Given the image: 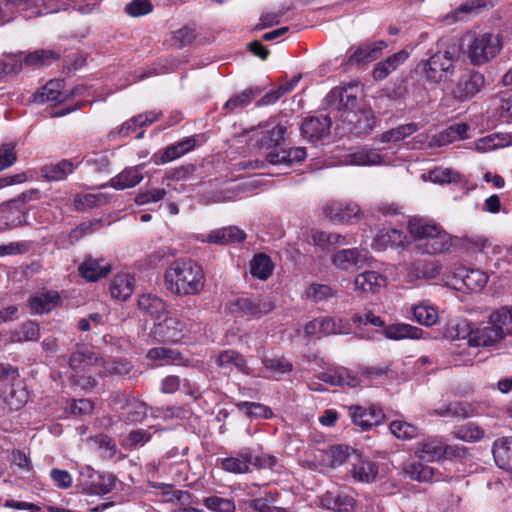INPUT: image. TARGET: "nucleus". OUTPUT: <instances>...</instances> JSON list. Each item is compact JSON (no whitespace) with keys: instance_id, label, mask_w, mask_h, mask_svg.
I'll return each mask as SVG.
<instances>
[{"instance_id":"59","label":"nucleus","mask_w":512,"mask_h":512,"mask_svg":"<svg viewBox=\"0 0 512 512\" xmlns=\"http://www.w3.org/2000/svg\"><path fill=\"white\" fill-rule=\"evenodd\" d=\"M491 243L484 236L471 235L462 238V246L469 252L477 253L483 252L485 248L489 247Z\"/></svg>"},{"instance_id":"14","label":"nucleus","mask_w":512,"mask_h":512,"mask_svg":"<svg viewBox=\"0 0 512 512\" xmlns=\"http://www.w3.org/2000/svg\"><path fill=\"white\" fill-rule=\"evenodd\" d=\"M324 213L332 222L345 224L359 218L360 208L356 203L331 201L324 206Z\"/></svg>"},{"instance_id":"6","label":"nucleus","mask_w":512,"mask_h":512,"mask_svg":"<svg viewBox=\"0 0 512 512\" xmlns=\"http://www.w3.org/2000/svg\"><path fill=\"white\" fill-rule=\"evenodd\" d=\"M335 120L341 122V125L337 124L336 128L341 129L342 133L357 136L368 135L376 125V118L370 108L342 112Z\"/></svg>"},{"instance_id":"61","label":"nucleus","mask_w":512,"mask_h":512,"mask_svg":"<svg viewBox=\"0 0 512 512\" xmlns=\"http://www.w3.org/2000/svg\"><path fill=\"white\" fill-rule=\"evenodd\" d=\"M153 6L150 0H132L125 6V11L132 17H141L152 12Z\"/></svg>"},{"instance_id":"51","label":"nucleus","mask_w":512,"mask_h":512,"mask_svg":"<svg viewBox=\"0 0 512 512\" xmlns=\"http://www.w3.org/2000/svg\"><path fill=\"white\" fill-rule=\"evenodd\" d=\"M418 130V125L416 123H407L400 125L396 128L385 131L381 135L382 142H398L411 134L415 133Z\"/></svg>"},{"instance_id":"54","label":"nucleus","mask_w":512,"mask_h":512,"mask_svg":"<svg viewBox=\"0 0 512 512\" xmlns=\"http://www.w3.org/2000/svg\"><path fill=\"white\" fill-rule=\"evenodd\" d=\"M101 366H103V368L99 371V375L102 377L114 375L125 377L129 375L132 370L131 364L126 360H118L113 363L104 362Z\"/></svg>"},{"instance_id":"12","label":"nucleus","mask_w":512,"mask_h":512,"mask_svg":"<svg viewBox=\"0 0 512 512\" xmlns=\"http://www.w3.org/2000/svg\"><path fill=\"white\" fill-rule=\"evenodd\" d=\"M367 260L368 251L358 248L341 249L331 257L333 265L345 271L360 268L367 263Z\"/></svg>"},{"instance_id":"42","label":"nucleus","mask_w":512,"mask_h":512,"mask_svg":"<svg viewBox=\"0 0 512 512\" xmlns=\"http://www.w3.org/2000/svg\"><path fill=\"white\" fill-rule=\"evenodd\" d=\"M403 471L406 476L419 482H428L434 479V469L421 462H409L405 464Z\"/></svg>"},{"instance_id":"43","label":"nucleus","mask_w":512,"mask_h":512,"mask_svg":"<svg viewBox=\"0 0 512 512\" xmlns=\"http://www.w3.org/2000/svg\"><path fill=\"white\" fill-rule=\"evenodd\" d=\"M221 467L229 473H247L250 471V454L240 453L236 456L227 457L221 461Z\"/></svg>"},{"instance_id":"39","label":"nucleus","mask_w":512,"mask_h":512,"mask_svg":"<svg viewBox=\"0 0 512 512\" xmlns=\"http://www.w3.org/2000/svg\"><path fill=\"white\" fill-rule=\"evenodd\" d=\"M422 333V329L403 323L389 325L383 331L385 337L391 340L419 339Z\"/></svg>"},{"instance_id":"13","label":"nucleus","mask_w":512,"mask_h":512,"mask_svg":"<svg viewBox=\"0 0 512 512\" xmlns=\"http://www.w3.org/2000/svg\"><path fill=\"white\" fill-rule=\"evenodd\" d=\"M331 125L330 115L312 116L302 122L301 133L305 139L317 142L329 135Z\"/></svg>"},{"instance_id":"44","label":"nucleus","mask_w":512,"mask_h":512,"mask_svg":"<svg viewBox=\"0 0 512 512\" xmlns=\"http://www.w3.org/2000/svg\"><path fill=\"white\" fill-rule=\"evenodd\" d=\"M491 320V324H493L496 329L502 331V338L505 335H512V307L507 308L503 307L495 312L491 313L489 316Z\"/></svg>"},{"instance_id":"50","label":"nucleus","mask_w":512,"mask_h":512,"mask_svg":"<svg viewBox=\"0 0 512 512\" xmlns=\"http://www.w3.org/2000/svg\"><path fill=\"white\" fill-rule=\"evenodd\" d=\"M40 337L39 325L33 321H27L14 330L11 334L13 341H36Z\"/></svg>"},{"instance_id":"22","label":"nucleus","mask_w":512,"mask_h":512,"mask_svg":"<svg viewBox=\"0 0 512 512\" xmlns=\"http://www.w3.org/2000/svg\"><path fill=\"white\" fill-rule=\"evenodd\" d=\"M409 57L406 50H400L397 53L387 57L385 60L376 64L373 69V78L381 81L402 65Z\"/></svg>"},{"instance_id":"21","label":"nucleus","mask_w":512,"mask_h":512,"mask_svg":"<svg viewBox=\"0 0 512 512\" xmlns=\"http://www.w3.org/2000/svg\"><path fill=\"white\" fill-rule=\"evenodd\" d=\"M78 271L87 281H97L110 273L111 266L104 263L103 260L100 261L89 256L79 265Z\"/></svg>"},{"instance_id":"3","label":"nucleus","mask_w":512,"mask_h":512,"mask_svg":"<svg viewBox=\"0 0 512 512\" xmlns=\"http://www.w3.org/2000/svg\"><path fill=\"white\" fill-rule=\"evenodd\" d=\"M459 56L456 49H445L433 53L423 62V73L427 82L439 84L455 73Z\"/></svg>"},{"instance_id":"46","label":"nucleus","mask_w":512,"mask_h":512,"mask_svg":"<svg viewBox=\"0 0 512 512\" xmlns=\"http://www.w3.org/2000/svg\"><path fill=\"white\" fill-rule=\"evenodd\" d=\"M98 0H47L48 3H54L56 6L51 10L52 12H58L60 10H66L69 7H74L83 14L91 13Z\"/></svg>"},{"instance_id":"47","label":"nucleus","mask_w":512,"mask_h":512,"mask_svg":"<svg viewBox=\"0 0 512 512\" xmlns=\"http://www.w3.org/2000/svg\"><path fill=\"white\" fill-rule=\"evenodd\" d=\"M258 93V90L246 89L227 100L223 105V109L228 113H235L247 106Z\"/></svg>"},{"instance_id":"29","label":"nucleus","mask_w":512,"mask_h":512,"mask_svg":"<svg viewBox=\"0 0 512 512\" xmlns=\"http://www.w3.org/2000/svg\"><path fill=\"white\" fill-rule=\"evenodd\" d=\"M347 163L356 166L381 165L384 157L376 149L363 147L348 154Z\"/></svg>"},{"instance_id":"35","label":"nucleus","mask_w":512,"mask_h":512,"mask_svg":"<svg viewBox=\"0 0 512 512\" xmlns=\"http://www.w3.org/2000/svg\"><path fill=\"white\" fill-rule=\"evenodd\" d=\"M196 141L193 137H187L175 144L169 145L165 148L160 156V159L155 161L156 164H165L178 159L189 151L193 150Z\"/></svg>"},{"instance_id":"37","label":"nucleus","mask_w":512,"mask_h":512,"mask_svg":"<svg viewBox=\"0 0 512 512\" xmlns=\"http://www.w3.org/2000/svg\"><path fill=\"white\" fill-rule=\"evenodd\" d=\"M403 231L395 228H384L378 232L374 239V247L377 250H385L387 247H399L404 244Z\"/></svg>"},{"instance_id":"26","label":"nucleus","mask_w":512,"mask_h":512,"mask_svg":"<svg viewBox=\"0 0 512 512\" xmlns=\"http://www.w3.org/2000/svg\"><path fill=\"white\" fill-rule=\"evenodd\" d=\"M141 169V165L124 169L110 180V186L117 190L135 187L143 180Z\"/></svg>"},{"instance_id":"11","label":"nucleus","mask_w":512,"mask_h":512,"mask_svg":"<svg viewBox=\"0 0 512 512\" xmlns=\"http://www.w3.org/2000/svg\"><path fill=\"white\" fill-rule=\"evenodd\" d=\"M352 422L362 430H369L373 426L381 424L385 414L380 407L371 405L366 408L360 405L347 406Z\"/></svg>"},{"instance_id":"63","label":"nucleus","mask_w":512,"mask_h":512,"mask_svg":"<svg viewBox=\"0 0 512 512\" xmlns=\"http://www.w3.org/2000/svg\"><path fill=\"white\" fill-rule=\"evenodd\" d=\"M307 296L315 302L322 301L333 295V290L328 285L312 284L306 290Z\"/></svg>"},{"instance_id":"24","label":"nucleus","mask_w":512,"mask_h":512,"mask_svg":"<svg viewBox=\"0 0 512 512\" xmlns=\"http://www.w3.org/2000/svg\"><path fill=\"white\" fill-rule=\"evenodd\" d=\"M492 452L495 463L499 468L512 471V437L496 440Z\"/></svg>"},{"instance_id":"58","label":"nucleus","mask_w":512,"mask_h":512,"mask_svg":"<svg viewBox=\"0 0 512 512\" xmlns=\"http://www.w3.org/2000/svg\"><path fill=\"white\" fill-rule=\"evenodd\" d=\"M203 504L212 511L215 512H233L235 510V504L232 500L221 498L218 496L206 497L203 500Z\"/></svg>"},{"instance_id":"28","label":"nucleus","mask_w":512,"mask_h":512,"mask_svg":"<svg viewBox=\"0 0 512 512\" xmlns=\"http://www.w3.org/2000/svg\"><path fill=\"white\" fill-rule=\"evenodd\" d=\"M350 473L354 480L370 483L373 482L378 475V465L373 461L357 456V461L352 464Z\"/></svg>"},{"instance_id":"62","label":"nucleus","mask_w":512,"mask_h":512,"mask_svg":"<svg viewBox=\"0 0 512 512\" xmlns=\"http://www.w3.org/2000/svg\"><path fill=\"white\" fill-rule=\"evenodd\" d=\"M148 406L143 402H135L129 406L126 421L129 423L142 422L148 415Z\"/></svg>"},{"instance_id":"41","label":"nucleus","mask_w":512,"mask_h":512,"mask_svg":"<svg viewBox=\"0 0 512 512\" xmlns=\"http://www.w3.org/2000/svg\"><path fill=\"white\" fill-rule=\"evenodd\" d=\"M273 269L274 264L271 258L264 253L256 254L250 262V273L260 280L270 277Z\"/></svg>"},{"instance_id":"45","label":"nucleus","mask_w":512,"mask_h":512,"mask_svg":"<svg viewBox=\"0 0 512 512\" xmlns=\"http://www.w3.org/2000/svg\"><path fill=\"white\" fill-rule=\"evenodd\" d=\"M59 58L60 54L53 50L40 49L27 54L23 59V63L26 66L40 67L49 65Z\"/></svg>"},{"instance_id":"2","label":"nucleus","mask_w":512,"mask_h":512,"mask_svg":"<svg viewBox=\"0 0 512 512\" xmlns=\"http://www.w3.org/2000/svg\"><path fill=\"white\" fill-rule=\"evenodd\" d=\"M408 228L415 237L414 248L422 254L445 253L452 246L451 236L437 224L415 219L409 221Z\"/></svg>"},{"instance_id":"38","label":"nucleus","mask_w":512,"mask_h":512,"mask_svg":"<svg viewBox=\"0 0 512 512\" xmlns=\"http://www.w3.org/2000/svg\"><path fill=\"white\" fill-rule=\"evenodd\" d=\"M74 170L73 163L69 160H61L56 163L44 165L41 170V176L48 181L64 180Z\"/></svg>"},{"instance_id":"25","label":"nucleus","mask_w":512,"mask_h":512,"mask_svg":"<svg viewBox=\"0 0 512 512\" xmlns=\"http://www.w3.org/2000/svg\"><path fill=\"white\" fill-rule=\"evenodd\" d=\"M216 364L218 367L228 371H231L233 368H235L244 374H252L251 369L247 366L245 358L234 350L222 351L216 357Z\"/></svg>"},{"instance_id":"15","label":"nucleus","mask_w":512,"mask_h":512,"mask_svg":"<svg viewBox=\"0 0 512 512\" xmlns=\"http://www.w3.org/2000/svg\"><path fill=\"white\" fill-rule=\"evenodd\" d=\"M458 289L464 288L471 292L481 291L488 282V276L485 272L478 269L459 268L455 272Z\"/></svg>"},{"instance_id":"19","label":"nucleus","mask_w":512,"mask_h":512,"mask_svg":"<svg viewBox=\"0 0 512 512\" xmlns=\"http://www.w3.org/2000/svg\"><path fill=\"white\" fill-rule=\"evenodd\" d=\"M62 89V80H51L33 95V102L36 104H44L46 102L62 103L69 97V94Z\"/></svg>"},{"instance_id":"8","label":"nucleus","mask_w":512,"mask_h":512,"mask_svg":"<svg viewBox=\"0 0 512 512\" xmlns=\"http://www.w3.org/2000/svg\"><path fill=\"white\" fill-rule=\"evenodd\" d=\"M415 454L420 460L432 462L442 458L462 457L465 454V450L463 447L445 445L436 438H429L417 443Z\"/></svg>"},{"instance_id":"17","label":"nucleus","mask_w":512,"mask_h":512,"mask_svg":"<svg viewBox=\"0 0 512 512\" xmlns=\"http://www.w3.org/2000/svg\"><path fill=\"white\" fill-rule=\"evenodd\" d=\"M26 223V213L19 199H11L0 207V229H10Z\"/></svg>"},{"instance_id":"5","label":"nucleus","mask_w":512,"mask_h":512,"mask_svg":"<svg viewBox=\"0 0 512 512\" xmlns=\"http://www.w3.org/2000/svg\"><path fill=\"white\" fill-rule=\"evenodd\" d=\"M503 48L499 34L482 33L474 36L467 44L466 55L473 66L491 62Z\"/></svg>"},{"instance_id":"27","label":"nucleus","mask_w":512,"mask_h":512,"mask_svg":"<svg viewBox=\"0 0 512 512\" xmlns=\"http://www.w3.org/2000/svg\"><path fill=\"white\" fill-rule=\"evenodd\" d=\"M60 301V295L55 290L40 292L29 299V305L36 314L50 312Z\"/></svg>"},{"instance_id":"33","label":"nucleus","mask_w":512,"mask_h":512,"mask_svg":"<svg viewBox=\"0 0 512 512\" xmlns=\"http://www.w3.org/2000/svg\"><path fill=\"white\" fill-rule=\"evenodd\" d=\"M321 505L335 512H351L355 507V500L347 495L326 492L320 497Z\"/></svg>"},{"instance_id":"23","label":"nucleus","mask_w":512,"mask_h":512,"mask_svg":"<svg viewBox=\"0 0 512 512\" xmlns=\"http://www.w3.org/2000/svg\"><path fill=\"white\" fill-rule=\"evenodd\" d=\"M104 360L92 350H77L69 357V366L74 372H84L91 366H101Z\"/></svg>"},{"instance_id":"16","label":"nucleus","mask_w":512,"mask_h":512,"mask_svg":"<svg viewBox=\"0 0 512 512\" xmlns=\"http://www.w3.org/2000/svg\"><path fill=\"white\" fill-rule=\"evenodd\" d=\"M137 306L143 314L151 317L154 321V325L169 314L167 303L153 294L141 295L138 299Z\"/></svg>"},{"instance_id":"60","label":"nucleus","mask_w":512,"mask_h":512,"mask_svg":"<svg viewBox=\"0 0 512 512\" xmlns=\"http://www.w3.org/2000/svg\"><path fill=\"white\" fill-rule=\"evenodd\" d=\"M410 271L415 273L420 278H434L438 273V267L434 262H423L418 261L413 263L410 267Z\"/></svg>"},{"instance_id":"36","label":"nucleus","mask_w":512,"mask_h":512,"mask_svg":"<svg viewBox=\"0 0 512 512\" xmlns=\"http://www.w3.org/2000/svg\"><path fill=\"white\" fill-rule=\"evenodd\" d=\"M319 380L329 383L333 386H350L357 387L359 379L350 375L349 371L345 368H338L336 370H329L319 374Z\"/></svg>"},{"instance_id":"40","label":"nucleus","mask_w":512,"mask_h":512,"mask_svg":"<svg viewBox=\"0 0 512 512\" xmlns=\"http://www.w3.org/2000/svg\"><path fill=\"white\" fill-rule=\"evenodd\" d=\"M146 357L148 360L153 361L158 366L176 364L181 360V354L177 350L166 347L151 348Z\"/></svg>"},{"instance_id":"48","label":"nucleus","mask_w":512,"mask_h":512,"mask_svg":"<svg viewBox=\"0 0 512 512\" xmlns=\"http://www.w3.org/2000/svg\"><path fill=\"white\" fill-rule=\"evenodd\" d=\"M509 144L508 139L501 134H490L478 139L474 149L479 153H486Z\"/></svg>"},{"instance_id":"1","label":"nucleus","mask_w":512,"mask_h":512,"mask_svg":"<svg viewBox=\"0 0 512 512\" xmlns=\"http://www.w3.org/2000/svg\"><path fill=\"white\" fill-rule=\"evenodd\" d=\"M166 288L178 296L199 294L205 286L201 265L191 259L174 261L164 274Z\"/></svg>"},{"instance_id":"57","label":"nucleus","mask_w":512,"mask_h":512,"mask_svg":"<svg viewBox=\"0 0 512 512\" xmlns=\"http://www.w3.org/2000/svg\"><path fill=\"white\" fill-rule=\"evenodd\" d=\"M351 321L356 327L366 326L367 324H371L375 327L384 326V321L381 319V317L375 315L372 311L367 309L355 312L351 317Z\"/></svg>"},{"instance_id":"18","label":"nucleus","mask_w":512,"mask_h":512,"mask_svg":"<svg viewBox=\"0 0 512 512\" xmlns=\"http://www.w3.org/2000/svg\"><path fill=\"white\" fill-rule=\"evenodd\" d=\"M502 331L491 324V320L476 328L472 327L469 345L474 347L492 346L502 340Z\"/></svg>"},{"instance_id":"34","label":"nucleus","mask_w":512,"mask_h":512,"mask_svg":"<svg viewBox=\"0 0 512 512\" xmlns=\"http://www.w3.org/2000/svg\"><path fill=\"white\" fill-rule=\"evenodd\" d=\"M472 326L470 322L461 317L450 319L443 328V336L446 339H467L471 336Z\"/></svg>"},{"instance_id":"20","label":"nucleus","mask_w":512,"mask_h":512,"mask_svg":"<svg viewBox=\"0 0 512 512\" xmlns=\"http://www.w3.org/2000/svg\"><path fill=\"white\" fill-rule=\"evenodd\" d=\"M386 279L376 271H365L354 279V290L363 294H375L385 286Z\"/></svg>"},{"instance_id":"49","label":"nucleus","mask_w":512,"mask_h":512,"mask_svg":"<svg viewBox=\"0 0 512 512\" xmlns=\"http://www.w3.org/2000/svg\"><path fill=\"white\" fill-rule=\"evenodd\" d=\"M29 392L22 385L12 386L5 398V402L11 411H18L28 402Z\"/></svg>"},{"instance_id":"9","label":"nucleus","mask_w":512,"mask_h":512,"mask_svg":"<svg viewBox=\"0 0 512 512\" xmlns=\"http://www.w3.org/2000/svg\"><path fill=\"white\" fill-rule=\"evenodd\" d=\"M275 308L273 301L268 297L249 298L240 297L230 304L233 313H237L241 317L260 318L268 314Z\"/></svg>"},{"instance_id":"52","label":"nucleus","mask_w":512,"mask_h":512,"mask_svg":"<svg viewBox=\"0 0 512 512\" xmlns=\"http://www.w3.org/2000/svg\"><path fill=\"white\" fill-rule=\"evenodd\" d=\"M286 129L282 125H275L270 130L263 133L259 139V144L262 148L270 149L276 148L281 141L284 140Z\"/></svg>"},{"instance_id":"64","label":"nucleus","mask_w":512,"mask_h":512,"mask_svg":"<svg viewBox=\"0 0 512 512\" xmlns=\"http://www.w3.org/2000/svg\"><path fill=\"white\" fill-rule=\"evenodd\" d=\"M248 504L250 508L257 512H287V510L282 507L270 505V499L268 497L252 499Z\"/></svg>"},{"instance_id":"32","label":"nucleus","mask_w":512,"mask_h":512,"mask_svg":"<svg viewBox=\"0 0 512 512\" xmlns=\"http://www.w3.org/2000/svg\"><path fill=\"white\" fill-rule=\"evenodd\" d=\"M469 126L465 123H455L440 132L432 140L437 147L446 146L454 141L468 138Z\"/></svg>"},{"instance_id":"31","label":"nucleus","mask_w":512,"mask_h":512,"mask_svg":"<svg viewBox=\"0 0 512 512\" xmlns=\"http://www.w3.org/2000/svg\"><path fill=\"white\" fill-rule=\"evenodd\" d=\"M134 277L128 273L116 275L110 282V293L113 298L125 301L134 291Z\"/></svg>"},{"instance_id":"30","label":"nucleus","mask_w":512,"mask_h":512,"mask_svg":"<svg viewBox=\"0 0 512 512\" xmlns=\"http://www.w3.org/2000/svg\"><path fill=\"white\" fill-rule=\"evenodd\" d=\"M246 234L235 226L213 230L207 235V242L219 245L241 242Z\"/></svg>"},{"instance_id":"56","label":"nucleus","mask_w":512,"mask_h":512,"mask_svg":"<svg viewBox=\"0 0 512 512\" xmlns=\"http://www.w3.org/2000/svg\"><path fill=\"white\" fill-rule=\"evenodd\" d=\"M237 407L239 410L244 411L250 417L268 419L273 415L272 410L268 406L256 402H240L237 404Z\"/></svg>"},{"instance_id":"55","label":"nucleus","mask_w":512,"mask_h":512,"mask_svg":"<svg viewBox=\"0 0 512 512\" xmlns=\"http://www.w3.org/2000/svg\"><path fill=\"white\" fill-rule=\"evenodd\" d=\"M413 316L418 323L425 326L433 325L438 318L437 311L434 307L422 304L413 307Z\"/></svg>"},{"instance_id":"7","label":"nucleus","mask_w":512,"mask_h":512,"mask_svg":"<svg viewBox=\"0 0 512 512\" xmlns=\"http://www.w3.org/2000/svg\"><path fill=\"white\" fill-rule=\"evenodd\" d=\"M359 83L351 82L344 87H335L326 96V103L333 118L340 117L342 112L355 110L358 104Z\"/></svg>"},{"instance_id":"10","label":"nucleus","mask_w":512,"mask_h":512,"mask_svg":"<svg viewBox=\"0 0 512 512\" xmlns=\"http://www.w3.org/2000/svg\"><path fill=\"white\" fill-rule=\"evenodd\" d=\"M191 326L189 319L182 316H172L167 314L161 321L155 324V333L162 339L170 342H179L182 340Z\"/></svg>"},{"instance_id":"4","label":"nucleus","mask_w":512,"mask_h":512,"mask_svg":"<svg viewBox=\"0 0 512 512\" xmlns=\"http://www.w3.org/2000/svg\"><path fill=\"white\" fill-rule=\"evenodd\" d=\"M485 86L484 75L472 68H464L456 78L450 79L447 84L448 94L458 102L473 99Z\"/></svg>"},{"instance_id":"53","label":"nucleus","mask_w":512,"mask_h":512,"mask_svg":"<svg viewBox=\"0 0 512 512\" xmlns=\"http://www.w3.org/2000/svg\"><path fill=\"white\" fill-rule=\"evenodd\" d=\"M389 428L391 433L398 439L410 440L418 436V428L405 421H392Z\"/></svg>"}]
</instances>
